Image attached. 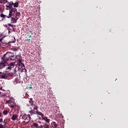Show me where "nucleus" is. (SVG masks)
<instances>
[{
	"label": "nucleus",
	"instance_id": "obj_28",
	"mask_svg": "<svg viewBox=\"0 0 128 128\" xmlns=\"http://www.w3.org/2000/svg\"><path fill=\"white\" fill-rule=\"evenodd\" d=\"M0 16H1L2 18H5V17H6V18H7V16H6V15H4L3 14H1Z\"/></svg>",
	"mask_w": 128,
	"mask_h": 128
},
{
	"label": "nucleus",
	"instance_id": "obj_2",
	"mask_svg": "<svg viewBox=\"0 0 128 128\" xmlns=\"http://www.w3.org/2000/svg\"><path fill=\"white\" fill-rule=\"evenodd\" d=\"M10 13L8 16H7L8 18H10L12 16L13 12H16V10H17V9L14 8H12V5L10 6Z\"/></svg>",
	"mask_w": 128,
	"mask_h": 128
},
{
	"label": "nucleus",
	"instance_id": "obj_20",
	"mask_svg": "<svg viewBox=\"0 0 128 128\" xmlns=\"http://www.w3.org/2000/svg\"><path fill=\"white\" fill-rule=\"evenodd\" d=\"M17 20L16 18L14 17V18H12V23H16L17 22Z\"/></svg>",
	"mask_w": 128,
	"mask_h": 128
},
{
	"label": "nucleus",
	"instance_id": "obj_9",
	"mask_svg": "<svg viewBox=\"0 0 128 128\" xmlns=\"http://www.w3.org/2000/svg\"><path fill=\"white\" fill-rule=\"evenodd\" d=\"M15 64H16V62H11L9 65H8V66L6 68V69L11 70L12 68H13Z\"/></svg>",
	"mask_w": 128,
	"mask_h": 128
},
{
	"label": "nucleus",
	"instance_id": "obj_34",
	"mask_svg": "<svg viewBox=\"0 0 128 128\" xmlns=\"http://www.w3.org/2000/svg\"><path fill=\"white\" fill-rule=\"evenodd\" d=\"M16 38H14V40L12 41V42L14 43L16 42Z\"/></svg>",
	"mask_w": 128,
	"mask_h": 128
},
{
	"label": "nucleus",
	"instance_id": "obj_37",
	"mask_svg": "<svg viewBox=\"0 0 128 128\" xmlns=\"http://www.w3.org/2000/svg\"><path fill=\"white\" fill-rule=\"evenodd\" d=\"M30 33H31L32 35H33V33H32V31H30Z\"/></svg>",
	"mask_w": 128,
	"mask_h": 128
},
{
	"label": "nucleus",
	"instance_id": "obj_40",
	"mask_svg": "<svg viewBox=\"0 0 128 128\" xmlns=\"http://www.w3.org/2000/svg\"><path fill=\"white\" fill-rule=\"evenodd\" d=\"M2 38H0V42H2Z\"/></svg>",
	"mask_w": 128,
	"mask_h": 128
},
{
	"label": "nucleus",
	"instance_id": "obj_38",
	"mask_svg": "<svg viewBox=\"0 0 128 128\" xmlns=\"http://www.w3.org/2000/svg\"><path fill=\"white\" fill-rule=\"evenodd\" d=\"M28 37H29V38H30L32 37V35H30V36H28Z\"/></svg>",
	"mask_w": 128,
	"mask_h": 128
},
{
	"label": "nucleus",
	"instance_id": "obj_29",
	"mask_svg": "<svg viewBox=\"0 0 128 128\" xmlns=\"http://www.w3.org/2000/svg\"><path fill=\"white\" fill-rule=\"evenodd\" d=\"M8 4L10 6H14V3L12 2H8Z\"/></svg>",
	"mask_w": 128,
	"mask_h": 128
},
{
	"label": "nucleus",
	"instance_id": "obj_15",
	"mask_svg": "<svg viewBox=\"0 0 128 128\" xmlns=\"http://www.w3.org/2000/svg\"><path fill=\"white\" fill-rule=\"evenodd\" d=\"M28 118H29V119H30L29 120H28V119L26 118L25 120L26 121H24V122H25L26 124H28L31 120L30 114H28Z\"/></svg>",
	"mask_w": 128,
	"mask_h": 128
},
{
	"label": "nucleus",
	"instance_id": "obj_19",
	"mask_svg": "<svg viewBox=\"0 0 128 128\" xmlns=\"http://www.w3.org/2000/svg\"><path fill=\"white\" fill-rule=\"evenodd\" d=\"M19 108V106H18L16 105V104H15L14 107L13 108V110H18V109Z\"/></svg>",
	"mask_w": 128,
	"mask_h": 128
},
{
	"label": "nucleus",
	"instance_id": "obj_14",
	"mask_svg": "<svg viewBox=\"0 0 128 128\" xmlns=\"http://www.w3.org/2000/svg\"><path fill=\"white\" fill-rule=\"evenodd\" d=\"M42 120L46 121V122L50 123V120L46 116H44L42 118Z\"/></svg>",
	"mask_w": 128,
	"mask_h": 128
},
{
	"label": "nucleus",
	"instance_id": "obj_18",
	"mask_svg": "<svg viewBox=\"0 0 128 128\" xmlns=\"http://www.w3.org/2000/svg\"><path fill=\"white\" fill-rule=\"evenodd\" d=\"M15 104H16V103L12 102V103L10 104H8V106L10 108L14 109Z\"/></svg>",
	"mask_w": 128,
	"mask_h": 128
},
{
	"label": "nucleus",
	"instance_id": "obj_39",
	"mask_svg": "<svg viewBox=\"0 0 128 128\" xmlns=\"http://www.w3.org/2000/svg\"><path fill=\"white\" fill-rule=\"evenodd\" d=\"M27 41H30V39H28L26 40Z\"/></svg>",
	"mask_w": 128,
	"mask_h": 128
},
{
	"label": "nucleus",
	"instance_id": "obj_22",
	"mask_svg": "<svg viewBox=\"0 0 128 128\" xmlns=\"http://www.w3.org/2000/svg\"><path fill=\"white\" fill-rule=\"evenodd\" d=\"M14 8H18V2H16V3H14Z\"/></svg>",
	"mask_w": 128,
	"mask_h": 128
},
{
	"label": "nucleus",
	"instance_id": "obj_27",
	"mask_svg": "<svg viewBox=\"0 0 128 128\" xmlns=\"http://www.w3.org/2000/svg\"><path fill=\"white\" fill-rule=\"evenodd\" d=\"M26 88L27 90H28V88H29V90H30V88L32 89V85H28L26 86Z\"/></svg>",
	"mask_w": 128,
	"mask_h": 128
},
{
	"label": "nucleus",
	"instance_id": "obj_24",
	"mask_svg": "<svg viewBox=\"0 0 128 128\" xmlns=\"http://www.w3.org/2000/svg\"><path fill=\"white\" fill-rule=\"evenodd\" d=\"M3 123L4 124V126H6L8 122H7V120L6 118L4 121L3 122Z\"/></svg>",
	"mask_w": 128,
	"mask_h": 128
},
{
	"label": "nucleus",
	"instance_id": "obj_23",
	"mask_svg": "<svg viewBox=\"0 0 128 128\" xmlns=\"http://www.w3.org/2000/svg\"><path fill=\"white\" fill-rule=\"evenodd\" d=\"M3 114L4 116H6L8 114V111L7 110H4Z\"/></svg>",
	"mask_w": 128,
	"mask_h": 128
},
{
	"label": "nucleus",
	"instance_id": "obj_36",
	"mask_svg": "<svg viewBox=\"0 0 128 128\" xmlns=\"http://www.w3.org/2000/svg\"><path fill=\"white\" fill-rule=\"evenodd\" d=\"M6 6L7 7V8H10V5L8 4V5H6Z\"/></svg>",
	"mask_w": 128,
	"mask_h": 128
},
{
	"label": "nucleus",
	"instance_id": "obj_25",
	"mask_svg": "<svg viewBox=\"0 0 128 128\" xmlns=\"http://www.w3.org/2000/svg\"><path fill=\"white\" fill-rule=\"evenodd\" d=\"M12 101L11 100H6V104H11Z\"/></svg>",
	"mask_w": 128,
	"mask_h": 128
},
{
	"label": "nucleus",
	"instance_id": "obj_26",
	"mask_svg": "<svg viewBox=\"0 0 128 128\" xmlns=\"http://www.w3.org/2000/svg\"><path fill=\"white\" fill-rule=\"evenodd\" d=\"M20 67H21V68H22V70L23 72H26V69L25 68V66H24V67H22V66H20Z\"/></svg>",
	"mask_w": 128,
	"mask_h": 128
},
{
	"label": "nucleus",
	"instance_id": "obj_32",
	"mask_svg": "<svg viewBox=\"0 0 128 128\" xmlns=\"http://www.w3.org/2000/svg\"><path fill=\"white\" fill-rule=\"evenodd\" d=\"M3 2H4V3H6V2H8L7 0H4V1H3Z\"/></svg>",
	"mask_w": 128,
	"mask_h": 128
},
{
	"label": "nucleus",
	"instance_id": "obj_16",
	"mask_svg": "<svg viewBox=\"0 0 128 128\" xmlns=\"http://www.w3.org/2000/svg\"><path fill=\"white\" fill-rule=\"evenodd\" d=\"M50 126L47 124H44L43 126H40V128H49Z\"/></svg>",
	"mask_w": 128,
	"mask_h": 128
},
{
	"label": "nucleus",
	"instance_id": "obj_30",
	"mask_svg": "<svg viewBox=\"0 0 128 128\" xmlns=\"http://www.w3.org/2000/svg\"><path fill=\"white\" fill-rule=\"evenodd\" d=\"M18 50V47H14L13 48V50L14 51H17V50Z\"/></svg>",
	"mask_w": 128,
	"mask_h": 128
},
{
	"label": "nucleus",
	"instance_id": "obj_11",
	"mask_svg": "<svg viewBox=\"0 0 128 128\" xmlns=\"http://www.w3.org/2000/svg\"><path fill=\"white\" fill-rule=\"evenodd\" d=\"M18 116L17 114H14L12 117L11 118L12 120L13 121H15L18 120Z\"/></svg>",
	"mask_w": 128,
	"mask_h": 128
},
{
	"label": "nucleus",
	"instance_id": "obj_13",
	"mask_svg": "<svg viewBox=\"0 0 128 128\" xmlns=\"http://www.w3.org/2000/svg\"><path fill=\"white\" fill-rule=\"evenodd\" d=\"M15 58H18V56L16 57L14 56L11 55V54L10 53V60H14Z\"/></svg>",
	"mask_w": 128,
	"mask_h": 128
},
{
	"label": "nucleus",
	"instance_id": "obj_10",
	"mask_svg": "<svg viewBox=\"0 0 128 128\" xmlns=\"http://www.w3.org/2000/svg\"><path fill=\"white\" fill-rule=\"evenodd\" d=\"M16 14L15 16H14V18H16V20H18L19 18V16L20 15V12H17V10L16 11V12H13L12 13V15L14 14Z\"/></svg>",
	"mask_w": 128,
	"mask_h": 128
},
{
	"label": "nucleus",
	"instance_id": "obj_3",
	"mask_svg": "<svg viewBox=\"0 0 128 128\" xmlns=\"http://www.w3.org/2000/svg\"><path fill=\"white\" fill-rule=\"evenodd\" d=\"M10 54H6L2 58V62H5L7 63L8 61L10 60Z\"/></svg>",
	"mask_w": 128,
	"mask_h": 128
},
{
	"label": "nucleus",
	"instance_id": "obj_35",
	"mask_svg": "<svg viewBox=\"0 0 128 128\" xmlns=\"http://www.w3.org/2000/svg\"><path fill=\"white\" fill-rule=\"evenodd\" d=\"M2 117V113L0 112V118Z\"/></svg>",
	"mask_w": 128,
	"mask_h": 128
},
{
	"label": "nucleus",
	"instance_id": "obj_42",
	"mask_svg": "<svg viewBox=\"0 0 128 128\" xmlns=\"http://www.w3.org/2000/svg\"><path fill=\"white\" fill-rule=\"evenodd\" d=\"M31 8H32V6H31Z\"/></svg>",
	"mask_w": 128,
	"mask_h": 128
},
{
	"label": "nucleus",
	"instance_id": "obj_41",
	"mask_svg": "<svg viewBox=\"0 0 128 128\" xmlns=\"http://www.w3.org/2000/svg\"><path fill=\"white\" fill-rule=\"evenodd\" d=\"M39 123H41V122H40Z\"/></svg>",
	"mask_w": 128,
	"mask_h": 128
},
{
	"label": "nucleus",
	"instance_id": "obj_8",
	"mask_svg": "<svg viewBox=\"0 0 128 128\" xmlns=\"http://www.w3.org/2000/svg\"><path fill=\"white\" fill-rule=\"evenodd\" d=\"M8 64V63L2 61L0 62V69L4 68L5 66H6Z\"/></svg>",
	"mask_w": 128,
	"mask_h": 128
},
{
	"label": "nucleus",
	"instance_id": "obj_4",
	"mask_svg": "<svg viewBox=\"0 0 128 128\" xmlns=\"http://www.w3.org/2000/svg\"><path fill=\"white\" fill-rule=\"evenodd\" d=\"M18 59L17 60L18 63V66L20 67H24V64L22 63V58L20 56H18Z\"/></svg>",
	"mask_w": 128,
	"mask_h": 128
},
{
	"label": "nucleus",
	"instance_id": "obj_33",
	"mask_svg": "<svg viewBox=\"0 0 128 128\" xmlns=\"http://www.w3.org/2000/svg\"><path fill=\"white\" fill-rule=\"evenodd\" d=\"M3 122V120L2 118H0V122L2 123Z\"/></svg>",
	"mask_w": 128,
	"mask_h": 128
},
{
	"label": "nucleus",
	"instance_id": "obj_7",
	"mask_svg": "<svg viewBox=\"0 0 128 128\" xmlns=\"http://www.w3.org/2000/svg\"><path fill=\"white\" fill-rule=\"evenodd\" d=\"M20 117L22 118V119L24 120H26V119H28V121L30 120V118L28 117V115H26V114H22L20 116Z\"/></svg>",
	"mask_w": 128,
	"mask_h": 128
},
{
	"label": "nucleus",
	"instance_id": "obj_12",
	"mask_svg": "<svg viewBox=\"0 0 128 128\" xmlns=\"http://www.w3.org/2000/svg\"><path fill=\"white\" fill-rule=\"evenodd\" d=\"M6 26L8 28V30H12L13 28V25L10 24H6Z\"/></svg>",
	"mask_w": 128,
	"mask_h": 128
},
{
	"label": "nucleus",
	"instance_id": "obj_31",
	"mask_svg": "<svg viewBox=\"0 0 128 128\" xmlns=\"http://www.w3.org/2000/svg\"><path fill=\"white\" fill-rule=\"evenodd\" d=\"M0 128H4V126L2 124H0Z\"/></svg>",
	"mask_w": 128,
	"mask_h": 128
},
{
	"label": "nucleus",
	"instance_id": "obj_1",
	"mask_svg": "<svg viewBox=\"0 0 128 128\" xmlns=\"http://www.w3.org/2000/svg\"><path fill=\"white\" fill-rule=\"evenodd\" d=\"M32 99H30V100L29 102L31 106L30 108V110L28 112L30 114L31 116H34L36 114V112H38V106H36L35 104H33V102H32Z\"/></svg>",
	"mask_w": 128,
	"mask_h": 128
},
{
	"label": "nucleus",
	"instance_id": "obj_6",
	"mask_svg": "<svg viewBox=\"0 0 128 128\" xmlns=\"http://www.w3.org/2000/svg\"><path fill=\"white\" fill-rule=\"evenodd\" d=\"M36 114H37V116H38V118H39V119H40L41 118H42H42L44 116V114L42 112H41L38 110L36 112ZM40 116L41 117H40Z\"/></svg>",
	"mask_w": 128,
	"mask_h": 128
},
{
	"label": "nucleus",
	"instance_id": "obj_21",
	"mask_svg": "<svg viewBox=\"0 0 128 128\" xmlns=\"http://www.w3.org/2000/svg\"><path fill=\"white\" fill-rule=\"evenodd\" d=\"M52 126H53V128H56L58 126V124H56V122H54L52 123Z\"/></svg>",
	"mask_w": 128,
	"mask_h": 128
},
{
	"label": "nucleus",
	"instance_id": "obj_5",
	"mask_svg": "<svg viewBox=\"0 0 128 128\" xmlns=\"http://www.w3.org/2000/svg\"><path fill=\"white\" fill-rule=\"evenodd\" d=\"M7 78V75L6 73L0 72V79L4 80L5 78Z\"/></svg>",
	"mask_w": 128,
	"mask_h": 128
},
{
	"label": "nucleus",
	"instance_id": "obj_17",
	"mask_svg": "<svg viewBox=\"0 0 128 128\" xmlns=\"http://www.w3.org/2000/svg\"><path fill=\"white\" fill-rule=\"evenodd\" d=\"M32 126L35 128H39L38 123V122L33 123V124H32Z\"/></svg>",
	"mask_w": 128,
	"mask_h": 128
}]
</instances>
